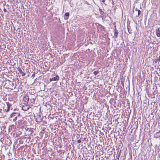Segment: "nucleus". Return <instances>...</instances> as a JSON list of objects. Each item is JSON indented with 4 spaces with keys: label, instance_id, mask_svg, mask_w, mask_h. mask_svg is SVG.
<instances>
[{
    "label": "nucleus",
    "instance_id": "obj_1",
    "mask_svg": "<svg viewBox=\"0 0 160 160\" xmlns=\"http://www.w3.org/2000/svg\"><path fill=\"white\" fill-rule=\"evenodd\" d=\"M19 113L15 112L12 113L11 115L10 118H11V120H12L13 121H15L17 119V117L19 116Z\"/></svg>",
    "mask_w": 160,
    "mask_h": 160
},
{
    "label": "nucleus",
    "instance_id": "obj_2",
    "mask_svg": "<svg viewBox=\"0 0 160 160\" xmlns=\"http://www.w3.org/2000/svg\"><path fill=\"white\" fill-rule=\"evenodd\" d=\"M156 33L158 37H160V28H158L156 29Z\"/></svg>",
    "mask_w": 160,
    "mask_h": 160
},
{
    "label": "nucleus",
    "instance_id": "obj_3",
    "mask_svg": "<svg viewBox=\"0 0 160 160\" xmlns=\"http://www.w3.org/2000/svg\"><path fill=\"white\" fill-rule=\"evenodd\" d=\"M59 77L58 76H57L51 78H50L49 80L50 81L58 80H59Z\"/></svg>",
    "mask_w": 160,
    "mask_h": 160
},
{
    "label": "nucleus",
    "instance_id": "obj_4",
    "mask_svg": "<svg viewBox=\"0 0 160 160\" xmlns=\"http://www.w3.org/2000/svg\"><path fill=\"white\" fill-rule=\"evenodd\" d=\"M29 108V106H28V105H25L23 106L22 108V110L24 111H27L28 110Z\"/></svg>",
    "mask_w": 160,
    "mask_h": 160
},
{
    "label": "nucleus",
    "instance_id": "obj_5",
    "mask_svg": "<svg viewBox=\"0 0 160 160\" xmlns=\"http://www.w3.org/2000/svg\"><path fill=\"white\" fill-rule=\"evenodd\" d=\"M29 100V97L27 95L25 96L23 98V100L26 102H28V101Z\"/></svg>",
    "mask_w": 160,
    "mask_h": 160
},
{
    "label": "nucleus",
    "instance_id": "obj_6",
    "mask_svg": "<svg viewBox=\"0 0 160 160\" xmlns=\"http://www.w3.org/2000/svg\"><path fill=\"white\" fill-rule=\"evenodd\" d=\"M69 14L68 12H66L65 13L64 16V18L65 19L67 20L68 19Z\"/></svg>",
    "mask_w": 160,
    "mask_h": 160
},
{
    "label": "nucleus",
    "instance_id": "obj_7",
    "mask_svg": "<svg viewBox=\"0 0 160 160\" xmlns=\"http://www.w3.org/2000/svg\"><path fill=\"white\" fill-rule=\"evenodd\" d=\"M118 34V31L116 28L114 30V36L116 37H117Z\"/></svg>",
    "mask_w": 160,
    "mask_h": 160
},
{
    "label": "nucleus",
    "instance_id": "obj_8",
    "mask_svg": "<svg viewBox=\"0 0 160 160\" xmlns=\"http://www.w3.org/2000/svg\"><path fill=\"white\" fill-rule=\"evenodd\" d=\"M99 11L100 12V13L101 15H103L104 14V12L103 11H102V9L99 8Z\"/></svg>",
    "mask_w": 160,
    "mask_h": 160
},
{
    "label": "nucleus",
    "instance_id": "obj_9",
    "mask_svg": "<svg viewBox=\"0 0 160 160\" xmlns=\"http://www.w3.org/2000/svg\"><path fill=\"white\" fill-rule=\"evenodd\" d=\"M19 72H20L22 74V76H24L25 75V73L23 72L22 71V70L20 69V70H19Z\"/></svg>",
    "mask_w": 160,
    "mask_h": 160
},
{
    "label": "nucleus",
    "instance_id": "obj_10",
    "mask_svg": "<svg viewBox=\"0 0 160 160\" xmlns=\"http://www.w3.org/2000/svg\"><path fill=\"white\" fill-rule=\"evenodd\" d=\"M7 108H10L11 107V106L12 105L9 102L7 103Z\"/></svg>",
    "mask_w": 160,
    "mask_h": 160
},
{
    "label": "nucleus",
    "instance_id": "obj_11",
    "mask_svg": "<svg viewBox=\"0 0 160 160\" xmlns=\"http://www.w3.org/2000/svg\"><path fill=\"white\" fill-rule=\"evenodd\" d=\"M98 72H99L98 71H95L93 72V74L95 75L96 76L98 74Z\"/></svg>",
    "mask_w": 160,
    "mask_h": 160
},
{
    "label": "nucleus",
    "instance_id": "obj_12",
    "mask_svg": "<svg viewBox=\"0 0 160 160\" xmlns=\"http://www.w3.org/2000/svg\"><path fill=\"white\" fill-rule=\"evenodd\" d=\"M30 102L32 103H34L35 102V99L33 98H32L30 99Z\"/></svg>",
    "mask_w": 160,
    "mask_h": 160
},
{
    "label": "nucleus",
    "instance_id": "obj_13",
    "mask_svg": "<svg viewBox=\"0 0 160 160\" xmlns=\"http://www.w3.org/2000/svg\"><path fill=\"white\" fill-rule=\"evenodd\" d=\"M138 16H139L140 14L141 11L139 10H138Z\"/></svg>",
    "mask_w": 160,
    "mask_h": 160
},
{
    "label": "nucleus",
    "instance_id": "obj_14",
    "mask_svg": "<svg viewBox=\"0 0 160 160\" xmlns=\"http://www.w3.org/2000/svg\"><path fill=\"white\" fill-rule=\"evenodd\" d=\"M9 109H10L9 108H7V109H5V111H6V112H8L9 111Z\"/></svg>",
    "mask_w": 160,
    "mask_h": 160
},
{
    "label": "nucleus",
    "instance_id": "obj_15",
    "mask_svg": "<svg viewBox=\"0 0 160 160\" xmlns=\"http://www.w3.org/2000/svg\"><path fill=\"white\" fill-rule=\"evenodd\" d=\"M81 142V141L80 139L78 140V143H80Z\"/></svg>",
    "mask_w": 160,
    "mask_h": 160
},
{
    "label": "nucleus",
    "instance_id": "obj_16",
    "mask_svg": "<svg viewBox=\"0 0 160 160\" xmlns=\"http://www.w3.org/2000/svg\"><path fill=\"white\" fill-rule=\"evenodd\" d=\"M128 27H128V31L130 33H131V31H130H130H129V29Z\"/></svg>",
    "mask_w": 160,
    "mask_h": 160
},
{
    "label": "nucleus",
    "instance_id": "obj_17",
    "mask_svg": "<svg viewBox=\"0 0 160 160\" xmlns=\"http://www.w3.org/2000/svg\"><path fill=\"white\" fill-rule=\"evenodd\" d=\"M3 11L4 12H5L6 11V9L4 8V9H3Z\"/></svg>",
    "mask_w": 160,
    "mask_h": 160
},
{
    "label": "nucleus",
    "instance_id": "obj_18",
    "mask_svg": "<svg viewBox=\"0 0 160 160\" xmlns=\"http://www.w3.org/2000/svg\"><path fill=\"white\" fill-rule=\"evenodd\" d=\"M159 61L160 62V56L159 57V58H158Z\"/></svg>",
    "mask_w": 160,
    "mask_h": 160
},
{
    "label": "nucleus",
    "instance_id": "obj_19",
    "mask_svg": "<svg viewBox=\"0 0 160 160\" xmlns=\"http://www.w3.org/2000/svg\"><path fill=\"white\" fill-rule=\"evenodd\" d=\"M105 1L104 0H102V2H104Z\"/></svg>",
    "mask_w": 160,
    "mask_h": 160
},
{
    "label": "nucleus",
    "instance_id": "obj_20",
    "mask_svg": "<svg viewBox=\"0 0 160 160\" xmlns=\"http://www.w3.org/2000/svg\"><path fill=\"white\" fill-rule=\"evenodd\" d=\"M136 10L137 11H138V10L137 8H136Z\"/></svg>",
    "mask_w": 160,
    "mask_h": 160
},
{
    "label": "nucleus",
    "instance_id": "obj_21",
    "mask_svg": "<svg viewBox=\"0 0 160 160\" xmlns=\"http://www.w3.org/2000/svg\"><path fill=\"white\" fill-rule=\"evenodd\" d=\"M2 114L1 111V112H0V115Z\"/></svg>",
    "mask_w": 160,
    "mask_h": 160
},
{
    "label": "nucleus",
    "instance_id": "obj_22",
    "mask_svg": "<svg viewBox=\"0 0 160 160\" xmlns=\"http://www.w3.org/2000/svg\"><path fill=\"white\" fill-rule=\"evenodd\" d=\"M1 111H2V110L0 109V112H1Z\"/></svg>",
    "mask_w": 160,
    "mask_h": 160
}]
</instances>
